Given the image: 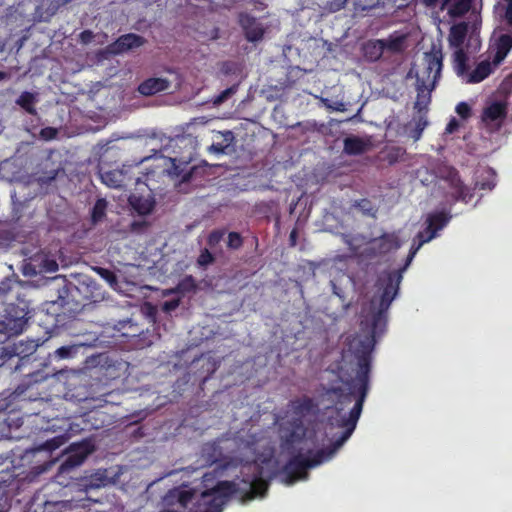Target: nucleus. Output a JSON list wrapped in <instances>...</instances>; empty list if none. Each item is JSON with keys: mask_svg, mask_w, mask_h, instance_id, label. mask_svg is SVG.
<instances>
[{"mask_svg": "<svg viewBox=\"0 0 512 512\" xmlns=\"http://www.w3.org/2000/svg\"><path fill=\"white\" fill-rule=\"evenodd\" d=\"M78 339L70 345L59 347L51 355L56 360L74 358L81 347H94L98 341V335L95 332H83L76 335Z\"/></svg>", "mask_w": 512, "mask_h": 512, "instance_id": "1a4fd4ad", "label": "nucleus"}, {"mask_svg": "<svg viewBox=\"0 0 512 512\" xmlns=\"http://www.w3.org/2000/svg\"><path fill=\"white\" fill-rule=\"evenodd\" d=\"M238 23L241 26L245 38L249 42H258L262 40L265 29L262 24L259 23L253 15L247 12H240L238 14Z\"/></svg>", "mask_w": 512, "mask_h": 512, "instance_id": "4468645a", "label": "nucleus"}, {"mask_svg": "<svg viewBox=\"0 0 512 512\" xmlns=\"http://www.w3.org/2000/svg\"><path fill=\"white\" fill-rule=\"evenodd\" d=\"M240 488L238 484L232 481H220L210 490L201 493L200 504L210 507L212 504H219V512H222L226 500L238 493Z\"/></svg>", "mask_w": 512, "mask_h": 512, "instance_id": "0eeeda50", "label": "nucleus"}, {"mask_svg": "<svg viewBox=\"0 0 512 512\" xmlns=\"http://www.w3.org/2000/svg\"><path fill=\"white\" fill-rule=\"evenodd\" d=\"M88 486L91 488H100L106 485L107 476L104 473H94L89 477Z\"/></svg>", "mask_w": 512, "mask_h": 512, "instance_id": "4c0bfd02", "label": "nucleus"}, {"mask_svg": "<svg viewBox=\"0 0 512 512\" xmlns=\"http://www.w3.org/2000/svg\"><path fill=\"white\" fill-rule=\"evenodd\" d=\"M196 497V491L194 489H184L177 491V502L186 508Z\"/></svg>", "mask_w": 512, "mask_h": 512, "instance_id": "72a5a7b5", "label": "nucleus"}, {"mask_svg": "<svg viewBox=\"0 0 512 512\" xmlns=\"http://www.w3.org/2000/svg\"><path fill=\"white\" fill-rule=\"evenodd\" d=\"M10 78V74L4 71H0V81L6 80Z\"/></svg>", "mask_w": 512, "mask_h": 512, "instance_id": "052dcab7", "label": "nucleus"}, {"mask_svg": "<svg viewBox=\"0 0 512 512\" xmlns=\"http://www.w3.org/2000/svg\"><path fill=\"white\" fill-rule=\"evenodd\" d=\"M100 178L102 182L110 188H122L126 187L131 182V177L128 176L126 166L123 165L122 169H114L104 171L100 169Z\"/></svg>", "mask_w": 512, "mask_h": 512, "instance_id": "f3484780", "label": "nucleus"}, {"mask_svg": "<svg viewBox=\"0 0 512 512\" xmlns=\"http://www.w3.org/2000/svg\"><path fill=\"white\" fill-rule=\"evenodd\" d=\"M492 61L490 60H484L481 61L475 69L468 74L466 78L467 83H479L483 81L485 78H487L493 71Z\"/></svg>", "mask_w": 512, "mask_h": 512, "instance_id": "5701e85b", "label": "nucleus"}, {"mask_svg": "<svg viewBox=\"0 0 512 512\" xmlns=\"http://www.w3.org/2000/svg\"><path fill=\"white\" fill-rule=\"evenodd\" d=\"M384 50L385 40L383 39L371 40L363 45V55L370 62L379 60Z\"/></svg>", "mask_w": 512, "mask_h": 512, "instance_id": "4be33fe9", "label": "nucleus"}, {"mask_svg": "<svg viewBox=\"0 0 512 512\" xmlns=\"http://www.w3.org/2000/svg\"><path fill=\"white\" fill-rule=\"evenodd\" d=\"M369 147L370 143L359 136L350 135L343 140V152L349 156L362 155Z\"/></svg>", "mask_w": 512, "mask_h": 512, "instance_id": "412c9836", "label": "nucleus"}, {"mask_svg": "<svg viewBox=\"0 0 512 512\" xmlns=\"http://www.w3.org/2000/svg\"><path fill=\"white\" fill-rule=\"evenodd\" d=\"M401 247V241L398 235L393 233H384L378 238L372 239L366 248V255L369 257L383 256L387 253L397 250Z\"/></svg>", "mask_w": 512, "mask_h": 512, "instance_id": "9b49d317", "label": "nucleus"}, {"mask_svg": "<svg viewBox=\"0 0 512 512\" xmlns=\"http://www.w3.org/2000/svg\"><path fill=\"white\" fill-rule=\"evenodd\" d=\"M453 68L456 74L462 78L468 76V56L463 49H457L453 54Z\"/></svg>", "mask_w": 512, "mask_h": 512, "instance_id": "a878e982", "label": "nucleus"}, {"mask_svg": "<svg viewBox=\"0 0 512 512\" xmlns=\"http://www.w3.org/2000/svg\"><path fill=\"white\" fill-rule=\"evenodd\" d=\"M21 291L20 283L14 279L6 278L0 282L1 331L10 336L22 333L27 323L29 303Z\"/></svg>", "mask_w": 512, "mask_h": 512, "instance_id": "20e7f679", "label": "nucleus"}, {"mask_svg": "<svg viewBox=\"0 0 512 512\" xmlns=\"http://www.w3.org/2000/svg\"><path fill=\"white\" fill-rule=\"evenodd\" d=\"M430 93L431 92H424V96L421 97V103L420 104H417V102L415 103V107L418 108L419 110H422L423 108H426L427 105L429 104L430 100H431V96H430Z\"/></svg>", "mask_w": 512, "mask_h": 512, "instance_id": "864d4df0", "label": "nucleus"}, {"mask_svg": "<svg viewBox=\"0 0 512 512\" xmlns=\"http://www.w3.org/2000/svg\"><path fill=\"white\" fill-rule=\"evenodd\" d=\"M36 97L33 93L24 91L16 100V104L31 115H36L37 111L34 106Z\"/></svg>", "mask_w": 512, "mask_h": 512, "instance_id": "cd10ccee", "label": "nucleus"}, {"mask_svg": "<svg viewBox=\"0 0 512 512\" xmlns=\"http://www.w3.org/2000/svg\"><path fill=\"white\" fill-rule=\"evenodd\" d=\"M69 439V435L67 433L57 435L51 439L46 440L43 444L36 448L37 451L45 450L49 452H53L58 449L62 445H64Z\"/></svg>", "mask_w": 512, "mask_h": 512, "instance_id": "c756f323", "label": "nucleus"}, {"mask_svg": "<svg viewBox=\"0 0 512 512\" xmlns=\"http://www.w3.org/2000/svg\"><path fill=\"white\" fill-rule=\"evenodd\" d=\"M475 0H442L440 9L452 19L461 18L473 7Z\"/></svg>", "mask_w": 512, "mask_h": 512, "instance_id": "6ab92c4d", "label": "nucleus"}, {"mask_svg": "<svg viewBox=\"0 0 512 512\" xmlns=\"http://www.w3.org/2000/svg\"><path fill=\"white\" fill-rule=\"evenodd\" d=\"M94 38V34L91 30H84L80 33L79 39L83 44H89Z\"/></svg>", "mask_w": 512, "mask_h": 512, "instance_id": "603ef678", "label": "nucleus"}, {"mask_svg": "<svg viewBox=\"0 0 512 512\" xmlns=\"http://www.w3.org/2000/svg\"><path fill=\"white\" fill-rule=\"evenodd\" d=\"M425 4L427 5H434L436 4L439 0H423Z\"/></svg>", "mask_w": 512, "mask_h": 512, "instance_id": "e2e57ef3", "label": "nucleus"}, {"mask_svg": "<svg viewBox=\"0 0 512 512\" xmlns=\"http://www.w3.org/2000/svg\"><path fill=\"white\" fill-rule=\"evenodd\" d=\"M37 347H38V344L34 340L28 341L26 344L20 343V345L18 347V350H19L18 354H26V355L32 354L33 352L36 351Z\"/></svg>", "mask_w": 512, "mask_h": 512, "instance_id": "49530a36", "label": "nucleus"}, {"mask_svg": "<svg viewBox=\"0 0 512 512\" xmlns=\"http://www.w3.org/2000/svg\"><path fill=\"white\" fill-rule=\"evenodd\" d=\"M220 136L222 140L220 142H213L209 147V151H212L216 154H224L226 149L230 146V144L234 140V135L231 131L220 132Z\"/></svg>", "mask_w": 512, "mask_h": 512, "instance_id": "c85d7f7f", "label": "nucleus"}, {"mask_svg": "<svg viewBox=\"0 0 512 512\" xmlns=\"http://www.w3.org/2000/svg\"><path fill=\"white\" fill-rule=\"evenodd\" d=\"M459 128V122L457 121V119L455 118H452L446 128H445V132L448 133V134H452L454 133L455 131H457Z\"/></svg>", "mask_w": 512, "mask_h": 512, "instance_id": "5fc2aeb1", "label": "nucleus"}, {"mask_svg": "<svg viewBox=\"0 0 512 512\" xmlns=\"http://www.w3.org/2000/svg\"><path fill=\"white\" fill-rule=\"evenodd\" d=\"M190 173H186L185 175L182 176V181H189L190 180Z\"/></svg>", "mask_w": 512, "mask_h": 512, "instance_id": "0e129e2a", "label": "nucleus"}, {"mask_svg": "<svg viewBox=\"0 0 512 512\" xmlns=\"http://www.w3.org/2000/svg\"><path fill=\"white\" fill-rule=\"evenodd\" d=\"M456 112L461 118L467 119L471 115V108L466 102H460L456 106Z\"/></svg>", "mask_w": 512, "mask_h": 512, "instance_id": "de8ad7c7", "label": "nucleus"}, {"mask_svg": "<svg viewBox=\"0 0 512 512\" xmlns=\"http://www.w3.org/2000/svg\"><path fill=\"white\" fill-rule=\"evenodd\" d=\"M57 130L53 127H45L40 131V137L44 140H52L56 137Z\"/></svg>", "mask_w": 512, "mask_h": 512, "instance_id": "8fccbe9b", "label": "nucleus"}, {"mask_svg": "<svg viewBox=\"0 0 512 512\" xmlns=\"http://www.w3.org/2000/svg\"><path fill=\"white\" fill-rule=\"evenodd\" d=\"M139 182V178L135 179L134 184H137Z\"/></svg>", "mask_w": 512, "mask_h": 512, "instance_id": "69168bd1", "label": "nucleus"}, {"mask_svg": "<svg viewBox=\"0 0 512 512\" xmlns=\"http://www.w3.org/2000/svg\"><path fill=\"white\" fill-rule=\"evenodd\" d=\"M495 178L493 177L490 181H477L475 183V188H469L468 186L464 185L463 182L460 180L457 173H455L451 177L450 186L453 189V197L456 201H462L464 203H469L472 198L474 197V190H492L495 187Z\"/></svg>", "mask_w": 512, "mask_h": 512, "instance_id": "9d476101", "label": "nucleus"}, {"mask_svg": "<svg viewBox=\"0 0 512 512\" xmlns=\"http://www.w3.org/2000/svg\"><path fill=\"white\" fill-rule=\"evenodd\" d=\"M297 230L296 229H293L289 235V241H290V245L291 246H295L296 245V242H297Z\"/></svg>", "mask_w": 512, "mask_h": 512, "instance_id": "bf43d9fd", "label": "nucleus"}, {"mask_svg": "<svg viewBox=\"0 0 512 512\" xmlns=\"http://www.w3.org/2000/svg\"><path fill=\"white\" fill-rule=\"evenodd\" d=\"M288 427L283 428L281 445L284 450L291 453L296 444L303 441L306 435V428L301 419H291L287 422Z\"/></svg>", "mask_w": 512, "mask_h": 512, "instance_id": "ddd939ff", "label": "nucleus"}, {"mask_svg": "<svg viewBox=\"0 0 512 512\" xmlns=\"http://www.w3.org/2000/svg\"><path fill=\"white\" fill-rule=\"evenodd\" d=\"M58 171H54L50 176L47 177L48 181H52L57 177Z\"/></svg>", "mask_w": 512, "mask_h": 512, "instance_id": "680f3d73", "label": "nucleus"}, {"mask_svg": "<svg viewBox=\"0 0 512 512\" xmlns=\"http://www.w3.org/2000/svg\"><path fill=\"white\" fill-rule=\"evenodd\" d=\"M190 512H219V504H212L210 507L200 504V499L193 504V509Z\"/></svg>", "mask_w": 512, "mask_h": 512, "instance_id": "37998d69", "label": "nucleus"}, {"mask_svg": "<svg viewBox=\"0 0 512 512\" xmlns=\"http://www.w3.org/2000/svg\"><path fill=\"white\" fill-rule=\"evenodd\" d=\"M107 201L104 198L96 200L91 210V221L93 224H97L103 220L106 216Z\"/></svg>", "mask_w": 512, "mask_h": 512, "instance_id": "7c9ffc66", "label": "nucleus"}, {"mask_svg": "<svg viewBox=\"0 0 512 512\" xmlns=\"http://www.w3.org/2000/svg\"><path fill=\"white\" fill-rule=\"evenodd\" d=\"M243 245V238L238 232H229L227 239V247L229 249L237 250Z\"/></svg>", "mask_w": 512, "mask_h": 512, "instance_id": "58836bf2", "label": "nucleus"}, {"mask_svg": "<svg viewBox=\"0 0 512 512\" xmlns=\"http://www.w3.org/2000/svg\"><path fill=\"white\" fill-rule=\"evenodd\" d=\"M427 120L424 119L423 117H420L418 119V121L416 122V127H415V139H419L423 130L425 129L426 125H427Z\"/></svg>", "mask_w": 512, "mask_h": 512, "instance_id": "3c124183", "label": "nucleus"}, {"mask_svg": "<svg viewBox=\"0 0 512 512\" xmlns=\"http://www.w3.org/2000/svg\"><path fill=\"white\" fill-rule=\"evenodd\" d=\"M202 362V368H205V371L207 372V375L203 378V381L205 382L217 369L216 362L211 359H202L200 360Z\"/></svg>", "mask_w": 512, "mask_h": 512, "instance_id": "79ce46f5", "label": "nucleus"}, {"mask_svg": "<svg viewBox=\"0 0 512 512\" xmlns=\"http://www.w3.org/2000/svg\"><path fill=\"white\" fill-rule=\"evenodd\" d=\"M288 407L292 412V419H301L302 421L306 416L318 412L317 402L306 395L290 400Z\"/></svg>", "mask_w": 512, "mask_h": 512, "instance_id": "dca6fc26", "label": "nucleus"}, {"mask_svg": "<svg viewBox=\"0 0 512 512\" xmlns=\"http://www.w3.org/2000/svg\"><path fill=\"white\" fill-rule=\"evenodd\" d=\"M238 90V85H232L231 87L223 90L215 99V103L220 104L226 101L230 96L235 94Z\"/></svg>", "mask_w": 512, "mask_h": 512, "instance_id": "c03bdc74", "label": "nucleus"}, {"mask_svg": "<svg viewBox=\"0 0 512 512\" xmlns=\"http://www.w3.org/2000/svg\"><path fill=\"white\" fill-rule=\"evenodd\" d=\"M10 406V401L8 397H3L0 394V413L6 411Z\"/></svg>", "mask_w": 512, "mask_h": 512, "instance_id": "4d7b16f0", "label": "nucleus"}, {"mask_svg": "<svg viewBox=\"0 0 512 512\" xmlns=\"http://www.w3.org/2000/svg\"><path fill=\"white\" fill-rule=\"evenodd\" d=\"M359 410L360 404L356 407L355 411L352 412L351 417L345 420V422H342V425L348 426L346 432L336 437L329 447L317 450L314 453L310 450L308 453L312 455L311 457H305L301 453L293 455L281 469L284 483L292 485L298 480H305L308 478V469L330 460L336 451L353 434L357 426Z\"/></svg>", "mask_w": 512, "mask_h": 512, "instance_id": "7ed1b4c3", "label": "nucleus"}, {"mask_svg": "<svg viewBox=\"0 0 512 512\" xmlns=\"http://www.w3.org/2000/svg\"><path fill=\"white\" fill-rule=\"evenodd\" d=\"M145 39L137 34L128 33L120 36L115 42L109 45V51L114 54H121L131 49L142 46Z\"/></svg>", "mask_w": 512, "mask_h": 512, "instance_id": "a211bd4d", "label": "nucleus"}, {"mask_svg": "<svg viewBox=\"0 0 512 512\" xmlns=\"http://www.w3.org/2000/svg\"><path fill=\"white\" fill-rule=\"evenodd\" d=\"M223 236H224V231H222V230H213L208 235L207 244L210 247H215L222 240Z\"/></svg>", "mask_w": 512, "mask_h": 512, "instance_id": "a18cd8bd", "label": "nucleus"}, {"mask_svg": "<svg viewBox=\"0 0 512 512\" xmlns=\"http://www.w3.org/2000/svg\"><path fill=\"white\" fill-rule=\"evenodd\" d=\"M197 288L196 281L192 275H187L179 281L176 290L180 293H189L195 291Z\"/></svg>", "mask_w": 512, "mask_h": 512, "instance_id": "2f4dec72", "label": "nucleus"}, {"mask_svg": "<svg viewBox=\"0 0 512 512\" xmlns=\"http://www.w3.org/2000/svg\"><path fill=\"white\" fill-rule=\"evenodd\" d=\"M354 207L361 210L365 215H374L373 205L368 199H360L355 202Z\"/></svg>", "mask_w": 512, "mask_h": 512, "instance_id": "ea45409f", "label": "nucleus"}, {"mask_svg": "<svg viewBox=\"0 0 512 512\" xmlns=\"http://www.w3.org/2000/svg\"><path fill=\"white\" fill-rule=\"evenodd\" d=\"M167 88V81L161 78H149L143 81L139 87L138 91L144 96H150L155 93L161 92Z\"/></svg>", "mask_w": 512, "mask_h": 512, "instance_id": "b1692460", "label": "nucleus"}, {"mask_svg": "<svg viewBox=\"0 0 512 512\" xmlns=\"http://www.w3.org/2000/svg\"><path fill=\"white\" fill-rule=\"evenodd\" d=\"M404 150L401 147H392L385 152L383 160L393 165L402 157Z\"/></svg>", "mask_w": 512, "mask_h": 512, "instance_id": "c9c22d12", "label": "nucleus"}, {"mask_svg": "<svg viewBox=\"0 0 512 512\" xmlns=\"http://www.w3.org/2000/svg\"><path fill=\"white\" fill-rule=\"evenodd\" d=\"M14 241V234L6 228V224L0 222V250L7 249Z\"/></svg>", "mask_w": 512, "mask_h": 512, "instance_id": "473e14b6", "label": "nucleus"}, {"mask_svg": "<svg viewBox=\"0 0 512 512\" xmlns=\"http://www.w3.org/2000/svg\"><path fill=\"white\" fill-rule=\"evenodd\" d=\"M467 31L468 26L465 22L453 25L448 38L450 45L457 49H462L461 46L465 41Z\"/></svg>", "mask_w": 512, "mask_h": 512, "instance_id": "393cba45", "label": "nucleus"}, {"mask_svg": "<svg viewBox=\"0 0 512 512\" xmlns=\"http://www.w3.org/2000/svg\"><path fill=\"white\" fill-rule=\"evenodd\" d=\"M402 46V39L395 38L390 40H385V49L391 50V51H400Z\"/></svg>", "mask_w": 512, "mask_h": 512, "instance_id": "09e8293b", "label": "nucleus"}, {"mask_svg": "<svg viewBox=\"0 0 512 512\" xmlns=\"http://www.w3.org/2000/svg\"><path fill=\"white\" fill-rule=\"evenodd\" d=\"M367 330L369 335L359 339L353 347L358 370L354 379L345 382L349 390L346 391L341 386H333L326 390L327 395L333 394L336 397L334 411L328 418V424L331 427L341 428V434H344L348 428V426L342 425V422L351 417L352 412L359 404L357 421L360 418L370 388L372 352L377 338L384 334V332L373 333L371 329Z\"/></svg>", "mask_w": 512, "mask_h": 512, "instance_id": "f257e3e1", "label": "nucleus"}, {"mask_svg": "<svg viewBox=\"0 0 512 512\" xmlns=\"http://www.w3.org/2000/svg\"><path fill=\"white\" fill-rule=\"evenodd\" d=\"M507 108L508 105L506 102L494 101L483 110L482 120L485 123L496 121L501 123L507 116Z\"/></svg>", "mask_w": 512, "mask_h": 512, "instance_id": "aec40b11", "label": "nucleus"}, {"mask_svg": "<svg viewBox=\"0 0 512 512\" xmlns=\"http://www.w3.org/2000/svg\"><path fill=\"white\" fill-rule=\"evenodd\" d=\"M512 82V74L508 78Z\"/></svg>", "mask_w": 512, "mask_h": 512, "instance_id": "338daca9", "label": "nucleus"}, {"mask_svg": "<svg viewBox=\"0 0 512 512\" xmlns=\"http://www.w3.org/2000/svg\"><path fill=\"white\" fill-rule=\"evenodd\" d=\"M215 261L214 255L207 249L204 248L200 251V254L197 258V265L199 267H207Z\"/></svg>", "mask_w": 512, "mask_h": 512, "instance_id": "e433bc0d", "label": "nucleus"}, {"mask_svg": "<svg viewBox=\"0 0 512 512\" xmlns=\"http://www.w3.org/2000/svg\"><path fill=\"white\" fill-rule=\"evenodd\" d=\"M347 1L348 0H327L325 9L330 13L338 12L346 6Z\"/></svg>", "mask_w": 512, "mask_h": 512, "instance_id": "a19ab883", "label": "nucleus"}, {"mask_svg": "<svg viewBox=\"0 0 512 512\" xmlns=\"http://www.w3.org/2000/svg\"><path fill=\"white\" fill-rule=\"evenodd\" d=\"M130 203L132 207L141 215H147L154 209V200L143 197H131Z\"/></svg>", "mask_w": 512, "mask_h": 512, "instance_id": "bb28decb", "label": "nucleus"}, {"mask_svg": "<svg viewBox=\"0 0 512 512\" xmlns=\"http://www.w3.org/2000/svg\"><path fill=\"white\" fill-rule=\"evenodd\" d=\"M450 219L451 216L444 211L429 214L426 220V228L417 234L419 240L418 247L432 240L437 232L448 224Z\"/></svg>", "mask_w": 512, "mask_h": 512, "instance_id": "f8f14e48", "label": "nucleus"}, {"mask_svg": "<svg viewBox=\"0 0 512 512\" xmlns=\"http://www.w3.org/2000/svg\"><path fill=\"white\" fill-rule=\"evenodd\" d=\"M241 482L244 485L243 500L263 497L268 490V482L263 478V467L256 462L248 463L241 468Z\"/></svg>", "mask_w": 512, "mask_h": 512, "instance_id": "423d86ee", "label": "nucleus"}, {"mask_svg": "<svg viewBox=\"0 0 512 512\" xmlns=\"http://www.w3.org/2000/svg\"><path fill=\"white\" fill-rule=\"evenodd\" d=\"M94 450V446L90 441H82L79 443H73L69 447L68 455L59 466V473H67L72 469L80 466L84 460Z\"/></svg>", "mask_w": 512, "mask_h": 512, "instance_id": "6e6552de", "label": "nucleus"}, {"mask_svg": "<svg viewBox=\"0 0 512 512\" xmlns=\"http://www.w3.org/2000/svg\"><path fill=\"white\" fill-rule=\"evenodd\" d=\"M178 305H179V300H171V301H166L164 303L163 308L165 311L169 312V311L176 309L178 307Z\"/></svg>", "mask_w": 512, "mask_h": 512, "instance_id": "6e6d98bb", "label": "nucleus"}, {"mask_svg": "<svg viewBox=\"0 0 512 512\" xmlns=\"http://www.w3.org/2000/svg\"><path fill=\"white\" fill-rule=\"evenodd\" d=\"M512 49V34H501L489 46L488 58L494 66H498Z\"/></svg>", "mask_w": 512, "mask_h": 512, "instance_id": "2eb2a0df", "label": "nucleus"}, {"mask_svg": "<svg viewBox=\"0 0 512 512\" xmlns=\"http://www.w3.org/2000/svg\"><path fill=\"white\" fill-rule=\"evenodd\" d=\"M419 248L418 245L412 247L402 267L395 270L385 269L378 274L374 284L376 291L361 309L362 328L371 329L373 333L386 331L389 308L398 296L403 274Z\"/></svg>", "mask_w": 512, "mask_h": 512, "instance_id": "f03ea898", "label": "nucleus"}, {"mask_svg": "<svg viewBox=\"0 0 512 512\" xmlns=\"http://www.w3.org/2000/svg\"><path fill=\"white\" fill-rule=\"evenodd\" d=\"M93 270L111 286L117 284V276L112 270L99 266L94 267Z\"/></svg>", "mask_w": 512, "mask_h": 512, "instance_id": "f704fd0d", "label": "nucleus"}, {"mask_svg": "<svg viewBox=\"0 0 512 512\" xmlns=\"http://www.w3.org/2000/svg\"><path fill=\"white\" fill-rule=\"evenodd\" d=\"M442 67V51L433 46L429 52L424 53L421 65L416 72L417 104L421 103L424 92H431L435 89L441 77Z\"/></svg>", "mask_w": 512, "mask_h": 512, "instance_id": "39448f33", "label": "nucleus"}, {"mask_svg": "<svg viewBox=\"0 0 512 512\" xmlns=\"http://www.w3.org/2000/svg\"><path fill=\"white\" fill-rule=\"evenodd\" d=\"M505 18L507 23L512 27V3L507 4Z\"/></svg>", "mask_w": 512, "mask_h": 512, "instance_id": "13d9d810", "label": "nucleus"}]
</instances>
